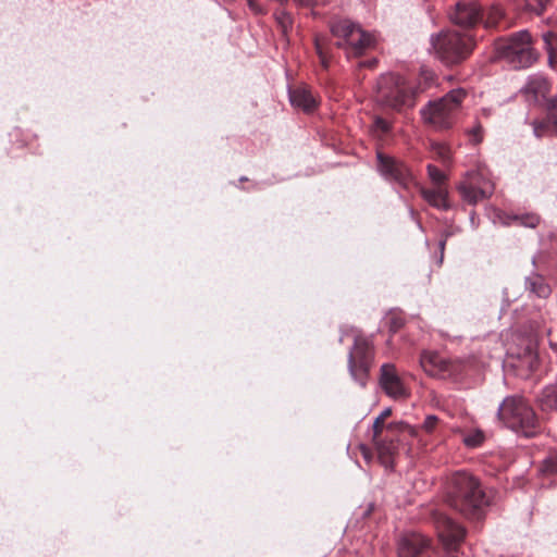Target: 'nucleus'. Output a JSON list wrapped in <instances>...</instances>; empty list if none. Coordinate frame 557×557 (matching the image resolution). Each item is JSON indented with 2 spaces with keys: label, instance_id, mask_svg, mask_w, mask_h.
<instances>
[{
  "label": "nucleus",
  "instance_id": "obj_1",
  "mask_svg": "<svg viewBox=\"0 0 557 557\" xmlns=\"http://www.w3.org/2000/svg\"><path fill=\"white\" fill-rule=\"evenodd\" d=\"M444 500L455 511L469 519H479L490 505L478 478L467 471L454 472L446 482Z\"/></svg>",
  "mask_w": 557,
  "mask_h": 557
},
{
  "label": "nucleus",
  "instance_id": "obj_2",
  "mask_svg": "<svg viewBox=\"0 0 557 557\" xmlns=\"http://www.w3.org/2000/svg\"><path fill=\"white\" fill-rule=\"evenodd\" d=\"M520 91L530 104L544 107L547 111L546 119L533 122L534 135H557V97L547 98L549 84L546 77L541 74L530 75Z\"/></svg>",
  "mask_w": 557,
  "mask_h": 557
},
{
  "label": "nucleus",
  "instance_id": "obj_3",
  "mask_svg": "<svg viewBox=\"0 0 557 557\" xmlns=\"http://www.w3.org/2000/svg\"><path fill=\"white\" fill-rule=\"evenodd\" d=\"M467 96L468 91L465 88H456L437 100L429 101L420 110L423 122L437 131L451 128L460 114L462 102Z\"/></svg>",
  "mask_w": 557,
  "mask_h": 557
},
{
  "label": "nucleus",
  "instance_id": "obj_4",
  "mask_svg": "<svg viewBox=\"0 0 557 557\" xmlns=\"http://www.w3.org/2000/svg\"><path fill=\"white\" fill-rule=\"evenodd\" d=\"M330 32L336 38L335 46L342 49L348 59L362 55L375 45V38L371 33L348 18L332 21Z\"/></svg>",
  "mask_w": 557,
  "mask_h": 557
},
{
  "label": "nucleus",
  "instance_id": "obj_5",
  "mask_svg": "<svg viewBox=\"0 0 557 557\" xmlns=\"http://www.w3.org/2000/svg\"><path fill=\"white\" fill-rule=\"evenodd\" d=\"M431 45L441 62L454 65L468 58L474 47V39L468 30H443L431 36Z\"/></svg>",
  "mask_w": 557,
  "mask_h": 557
},
{
  "label": "nucleus",
  "instance_id": "obj_6",
  "mask_svg": "<svg viewBox=\"0 0 557 557\" xmlns=\"http://www.w3.org/2000/svg\"><path fill=\"white\" fill-rule=\"evenodd\" d=\"M499 419L511 430L521 432L527 437L540 431V420L533 408L521 396H509L498 409Z\"/></svg>",
  "mask_w": 557,
  "mask_h": 557
},
{
  "label": "nucleus",
  "instance_id": "obj_7",
  "mask_svg": "<svg viewBox=\"0 0 557 557\" xmlns=\"http://www.w3.org/2000/svg\"><path fill=\"white\" fill-rule=\"evenodd\" d=\"M420 366L431 379L446 380L469 375L476 370V360L473 356L447 359L435 350H424L420 356Z\"/></svg>",
  "mask_w": 557,
  "mask_h": 557
},
{
  "label": "nucleus",
  "instance_id": "obj_8",
  "mask_svg": "<svg viewBox=\"0 0 557 557\" xmlns=\"http://www.w3.org/2000/svg\"><path fill=\"white\" fill-rule=\"evenodd\" d=\"M497 57L515 70L530 67L537 59L531 35L528 30H519L496 44Z\"/></svg>",
  "mask_w": 557,
  "mask_h": 557
},
{
  "label": "nucleus",
  "instance_id": "obj_9",
  "mask_svg": "<svg viewBox=\"0 0 557 557\" xmlns=\"http://www.w3.org/2000/svg\"><path fill=\"white\" fill-rule=\"evenodd\" d=\"M375 100L381 106L400 111L414 106V91L399 75L386 73L376 82Z\"/></svg>",
  "mask_w": 557,
  "mask_h": 557
},
{
  "label": "nucleus",
  "instance_id": "obj_10",
  "mask_svg": "<svg viewBox=\"0 0 557 557\" xmlns=\"http://www.w3.org/2000/svg\"><path fill=\"white\" fill-rule=\"evenodd\" d=\"M374 359V346L370 337L358 334L348 354V370L354 381L364 383Z\"/></svg>",
  "mask_w": 557,
  "mask_h": 557
},
{
  "label": "nucleus",
  "instance_id": "obj_11",
  "mask_svg": "<svg viewBox=\"0 0 557 557\" xmlns=\"http://www.w3.org/2000/svg\"><path fill=\"white\" fill-rule=\"evenodd\" d=\"M432 519L446 557H460L457 552L466 536L465 528L440 510L433 511Z\"/></svg>",
  "mask_w": 557,
  "mask_h": 557
},
{
  "label": "nucleus",
  "instance_id": "obj_12",
  "mask_svg": "<svg viewBox=\"0 0 557 557\" xmlns=\"http://www.w3.org/2000/svg\"><path fill=\"white\" fill-rule=\"evenodd\" d=\"M377 171L386 181L407 189L413 181L408 166L399 159L387 156L382 151L376 152Z\"/></svg>",
  "mask_w": 557,
  "mask_h": 557
},
{
  "label": "nucleus",
  "instance_id": "obj_13",
  "mask_svg": "<svg viewBox=\"0 0 557 557\" xmlns=\"http://www.w3.org/2000/svg\"><path fill=\"white\" fill-rule=\"evenodd\" d=\"M458 191L463 201L469 205H476L479 201L490 197L493 193V185L478 171H470L463 181L458 185Z\"/></svg>",
  "mask_w": 557,
  "mask_h": 557
},
{
  "label": "nucleus",
  "instance_id": "obj_14",
  "mask_svg": "<svg viewBox=\"0 0 557 557\" xmlns=\"http://www.w3.org/2000/svg\"><path fill=\"white\" fill-rule=\"evenodd\" d=\"M451 23L469 29L483 20L478 0H458L448 13Z\"/></svg>",
  "mask_w": 557,
  "mask_h": 557
},
{
  "label": "nucleus",
  "instance_id": "obj_15",
  "mask_svg": "<svg viewBox=\"0 0 557 557\" xmlns=\"http://www.w3.org/2000/svg\"><path fill=\"white\" fill-rule=\"evenodd\" d=\"M430 541L421 534L408 533L398 541V557H424L429 553Z\"/></svg>",
  "mask_w": 557,
  "mask_h": 557
},
{
  "label": "nucleus",
  "instance_id": "obj_16",
  "mask_svg": "<svg viewBox=\"0 0 557 557\" xmlns=\"http://www.w3.org/2000/svg\"><path fill=\"white\" fill-rule=\"evenodd\" d=\"M288 97L290 104L297 109H301L306 113H311L318 107V101L311 90L306 86L289 88Z\"/></svg>",
  "mask_w": 557,
  "mask_h": 557
},
{
  "label": "nucleus",
  "instance_id": "obj_17",
  "mask_svg": "<svg viewBox=\"0 0 557 557\" xmlns=\"http://www.w3.org/2000/svg\"><path fill=\"white\" fill-rule=\"evenodd\" d=\"M374 446L377 451V457L380 462L388 468L393 466L394 456L397 451V445L394 441L393 434H385L384 436H379L377 438H372Z\"/></svg>",
  "mask_w": 557,
  "mask_h": 557
},
{
  "label": "nucleus",
  "instance_id": "obj_18",
  "mask_svg": "<svg viewBox=\"0 0 557 557\" xmlns=\"http://www.w3.org/2000/svg\"><path fill=\"white\" fill-rule=\"evenodd\" d=\"M421 195L423 199L432 207L437 208L440 210H448L450 208L448 201V193L443 186L436 188H422Z\"/></svg>",
  "mask_w": 557,
  "mask_h": 557
},
{
  "label": "nucleus",
  "instance_id": "obj_19",
  "mask_svg": "<svg viewBox=\"0 0 557 557\" xmlns=\"http://www.w3.org/2000/svg\"><path fill=\"white\" fill-rule=\"evenodd\" d=\"M524 285L525 290L540 298H547L552 293L549 285L545 282V278L537 273H532L527 276Z\"/></svg>",
  "mask_w": 557,
  "mask_h": 557
},
{
  "label": "nucleus",
  "instance_id": "obj_20",
  "mask_svg": "<svg viewBox=\"0 0 557 557\" xmlns=\"http://www.w3.org/2000/svg\"><path fill=\"white\" fill-rule=\"evenodd\" d=\"M522 347L517 351L513 350V347L508 348V355L511 357H516L519 360H524L527 363H532L535 359V343L531 337H525L521 339Z\"/></svg>",
  "mask_w": 557,
  "mask_h": 557
},
{
  "label": "nucleus",
  "instance_id": "obj_21",
  "mask_svg": "<svg viewBox=\"0 0 557 557\" xmlns=\"http://www.w3.org/2000/svg\"><path fill=\"white\" fill-rule=\"evenodd\" d=\"M539 406L542 411H550L557 408V385H546L539 398Z\"/></svg>",
  "mask_w": 557,
  "mask_h": 557
},
{
  "label": "nucleus",
  "instance_id": "obj_22",
  "mask_svg": "<svg viewBox=\"0 0 557 557\" xmlns=\"http://www.w3.org/2000/svg\"><path fill=\"white\" fill-rule=\"evenodd\" d=\"M405 376H403L395 364L393 363H383L380 369V379L377 383H403L405 381Z\"/></svg>",
  "mask_w": 557,
  "mask_h": 557
},
{
  "label": "nucleus",
  "instance_id": "obj_23",
  "mask_svg": "<svg viewBox=\"0 0 557 557\" xmlns=\"http://www.w3.org/2000/svg\"><path fill=\"white\" fill-rule=\"evenodd\" d=\"M326 47H327V38L324 36H315V38H314L315 52L320 59L321 65L324 69L329 67V53H327Z\"/></svg>",
  "mask_w": 557,
  "mask_h": 557
},
{
  "label": "nucleus",
  "instance_id": "obj_24",
  "mask_svg": "<svg viewBox=\"0 0 557 557\" xmlns=\"http://www.w3.org/2000/svg\"><path fill=\"white\" fill-rule=\"evenodd\" d=\"M504 17V12L499 7H492L487 13L486 16H483V20L481 22L484 23V26L486 28H494L498 27L500 21Z\"/></svg>",
  "mask_w": 557,
  "mask_h": 557
},
{
  "label": "nucleus",
  "instance_id": "obj_25",
  "mask_svg": "<svg viewBox=\"0 0 557 557\" xmlns=\"http://www.w3.org/2000/svg\"><path fill=\"white\" fill-rule=\"evenodd\" d=\"M396 429H398V424L391 423L386 425L385 420L379 416L373 423L372 438H377L379 436H384L385 434H393Z\"/></svg>",
  "mask_w": 557,
  "mask_h": 557
},
{
  "label": "nucleus",
  "instance_id": "obj_26",
  "mask_svg": "<svg viewBox=\"0 0 557 557\" xmlns=\"http://www.w3.org/2000/svg\"><path fill=\"white\" fill-rule=\"evenodd\" d=\"M385 394L393 399L400 400L406 399L410 392L407 385H381Z\"/></svg>",
  "mask_w": 557,
  "mask_h": 557
},
{
  "label": "nucleus",
  "instance_id": "obj_27",
  "mask_svg": "<svg viewBox=\"0 0 557 557\" xmlns=\"http://www.w3.org/2000/svg\"><path fill=\"white\" fill-rule=\"evenodd\" d=\"M485 435L481 430H473L466 433L462 437V442L467 447L475 448L483 444Z\"/></svg>",
  "mask_w": 557,
  "mask_h": 557
},
{
  "label": "nucleus",
  "instance_id": "obj_28",
  "mask_svg": "<svg viewBox=\"0 0 557 557\" xmlns=\"http://www.w3.org/2000/svg\"><path fill=\"white\" fill-rule=\"evenodd\" d=\"M426 171L429 178L434 183L437 187L442 186L443 183L446 180V175L443 171H441L438 168H436L433 164L426 165Z\"/></svg>",
  "mask_w": 557,
  "mask_h": 557
},
{
  "label": "nucleus",
  "instance_id": "obj_29",
  "mask_svg": "<svg viewBox=\"0 0 557 557\" xmlns=\"http://www.w3.org/2000/svg\"><path fill=\"white\" fill-rule=\"evenodd\" d=\"M512 219L520 225L534 228L540 224V216L536 214L513 215Z\"/></svg>",
  "mask_w": 557,
  "mask_h": 557
},
{
  "label": "nucleus",
  "instance_id": "obj_30",
  "mask_svg": "<svg viewBox=\"0 0 557 557\" xmlns=\"http://www.w3.org/2000/svg\"><path fill=\"white\" fill-rule=\"evenodd\" d=\"M543 40L545 42V48L548 52L549 64L552 65L554 58H555L554 53H553V45H554V42L557 41V33L548 32V33L543 34Z\"/></svg>",
  "mask_w": 557,
  "mask_h": 557
},
{
  "label": "nucleus",
  "instance_id": "obj_31",
  "mask_svg": "<svg viewBox=\"0 0 557 557\" xmlns=\"http://www.w3.org/2000/svg\"><path fill=\"white\" fill-rule=\"evenodd\" d=\"M404 323V318L398 313L393 312L387 317V324L391 333H396L397 331H399L403 327Z\"/></svg>",
  "mask_w": 557,
  "mask_h": 557
},
{
  "label": "nucleus",
  "instance_id": "obj_32",
  "mask_svg": "<svg viewBox=\"0 0 557 557\" xmlns=\"http://www.w3.org/2000/svg\"><path fill=\"white\" fill-rule=\"evenodd\" d=\"M467 134L469 135L470 140L475 145L483 140V127L479 122L475 123L473 127L468 129Z\"/></svg>",
  "mask_w": 557,
  "mask_h": 557
},
{
  "label": "nucleus",
  "instance_id": "obj_33",
  "mask_svg": "<svg viewBox=\"0 0 557 557\" xmlns=\"http://www.w3.org/2000/svg\"><path fill=\"white\" fill-rule=\"evenodd\" d=\"M530 9L537 14H542L550 0H525Z\"/></svg>",
  "mask_w": 557,
  "mask_h": 557
},
{
  "label": "nucleus",
  "instance_id": "obj_34",
  "mask_svg": "<svg viewBox=\"0 0 557 557\" xmlns=\"http://www.w3.org/2000/svg\"><path fill=\"white\" fill-rule=\"evenodd\" d=\"M276 20L281 27L283 28V32L285 33L288 27L292 26V17L288 13L282 11L276 14Z\"/></svg>",
  "mask_w": 557,
  "mask_h": 557
},
{
  "label": "nucleus",
  "instance_id": "obj_35",
  "mask_svg": "<svg viewBox=\"0 0 557 557\" xmlns=\"http://www.w3.org/2000/svg\"><path fill=\"white\" fill-rule=\"evenodd\" d=\"M438 421L440 420L436 416H428L423 422L422 428L426 433H432L435 430Z\"/></svg>",
  "mask_w": 557,
  "mask_h": 557
},
{
  "label": "nucleus",
  "instance_id": "obj_36",
  "mask_svg": "<svg viewBox=\"0 0 557 557\" xmlns=\"http://www.w3.org/2000/svg\"><path fill=\"white\" fill-rule=\"evenodd\" d=\"M374 127L379 131H381L383 134H386L391 131L392 126L391 124L384 120L383 117H375L374 120Z\"/></svg>",
  "mask_w": 557,
  "mask_h": 557
},
{
  "label": "nucleus",
  "instance_id": "obj_37",
  "mask_svg": "<svg viewBox=\"0 0 557 557\" xmlns=\"http://www.w3.org/2000/svg\"><path fill=\"white\" fill-rule=\"evenodd\" d=\"M433 149L443 162L449 161L450 157H449L448 148H446L445 146H442V145H436L433 147Z\"/></svg>",
  "mask_w": 557,
  "mask_h": 557
},
{
  "label": "nucleus",
  "instance_id": "obj_38",
  "mask_svg": "<svg viewBox=\"0 0 557 557\" xmlns=\"http://www.w3.org/2000/svg\"><path fill=\"white\" fill-rule=\"evenodd\" d=\"M543 470L545 472L554 473L555 471H557V463L554 460H546L544 462Z\"/></svg>",
  "mask_w": 557,
  "mask_h": 557
},
{
  "label": "nucleus",
  "instance_id": "obj_39",
  "mask_svg": "<svg viewBox=\"0 0 557 557\" xmlns=\"http://www.w3.org/2000/svg\"><path fill=\"white\" fill-rule=\"evenodd\" d=\"M360 450H361V454H362L363 458L366 459V461L370 462L371 458H372V454H371L370 449L368 447L361 445Z\"/></svg>",
  "mask_w": 557,
  "mask_h": 557
},
{
  "label": "nucleus",
  "instance_id": "obj_40",
  "mask_svg": "<svg viewBox=\"0 0 557 557\" xmlns=\"http://www.w3.org/2000/svg\"><path fill=\"white\" fill-rule=\"evenodd\" d=\"M247 3L251 11H253L256 13L261 12V9L258 7V4L256 3L255 0H247Z\"/></svg>",
  "mask_w": 557,
  "mask_h": 557
},
{
  "label": "nucleus",
  "instance_id": "obj_41",
  "mask_svg": "<svg viewBox=\"0 0 557 557\" xmlns=\"http://www.w3.org/2000/svg\"><path fill=\"white\" fill-rule=\"evenodd\" d=\"M375 64H376V59H371L370 61H367V62H360L359 66L373 67Z\"/></svg>",
  "mask_w": 557,
  "mask_h": 557
},
{
  "label": "nucleus",
  "instance_id": "obj_42",
  "mask_svg": "<svg viewBox=\"0 0 557 557\" xmlns=\"http://www.w3.org/2000/svg\"><path fill=\"white\" fill-rule=\"evenodd\" d=\"M391 414H392V408H386L381 412L380 417L386 421V419L389 418Z\"/></svg>",
  "mask_w": 557,
  "mask_h": 557
},
{
  "label": "nucleus",
  "instance_id": "obj_43",
  "mask_svg": "<svg viewBox=\"0 0 557 557\" xmlns=\"http://www.w3.org/2000/svg\"><path fill=\"white\" fill-rule=\"evenodd\" d=\"M440 247H441V250L443 251L444 247H445V240L440 242ZM442 260H443V255L441 256L440 262H442Z\"/></svg>",
  "mask_w": 557,
  "mask_h": 557
},
{
  "label": "nucleus",
  "instance_id": "obj_44",
  "mask_svg": "<svg viewBox=\"0 0 557 557\" xmlns=\"http://www.w3.org/2000/svg\"><path fill=\"white\" fill-rule=\"evenodd\" d=\"M433 79V74L432 73H429L426 76H425V79Z\"/></svg>",
  "mask_w": 557,
  "mask_h": 557
},
{
  "label": "nucleus",
  "instance_id": "obj_45",
  "mask_svg": "<svg viewBox=\"0 0 557 557\" xmlns=\"http://www.w3.org/2000/svg\"><path fill=\"white\" fill-rule=\"evenodd\" d=\"M298 2H302V0H297Z\"/></svg>",
  "mask_w": 557,
  "mask_h": 557
}]
</instances>
